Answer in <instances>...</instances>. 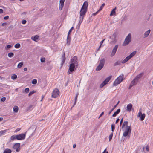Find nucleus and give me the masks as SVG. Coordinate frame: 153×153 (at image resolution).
<instances>
[{
  "instance_id": "nucleus-1",
  "label": "nucleus",
  "mask_w": 153,
  "mask_h": 153,
  "mask_svg": "<svg viewBox=\"0 0 153 153\" xmlns=\"http://www.w3.org/2000/svg\"><path fill=\"white\" fill-rule=\"evenodd\" d=\"M88 6V3L87 1H85L81 8L80 12V17L79 23H81L83 21L84 15L85 14L87 10Z\"/></svg>"
},
{
  "instance_id": "nucleus-2",
  "label": "nucleus",
  "mask_w": 153,
  "mask_h": 153,
  "mask_svg": "<svg viewBox=\"0 0 153 153\" xmlns=\"http://www.w3.org/2000/svg\"><path fill=\"white\" fill-rule=\"evenodd\" d=\"M128 122L124 121L122 126V128L124 131L123 133V136L124 137H126L128 135L129 133H130L131 131V128L130 126L128 125Z\"/></svg>"
},
{
  "instance_id": "nucleus-3",
  "label": "nucleus",
  "mask_w": 153,
  "mask_h": 153,
  "mask_svg": "<svg viewBox=\"0 0 153 153\" xmlns=\"http://www.w3.org/2000/svg\"><path fill=\"white\" fill-rule=\"evenodd\" d=\"M143 75V73H140L136 76L135 78L131 82L130 86L135 85L138 82L139 80L142 77Z\"/></svg>"
},
{
  "instance_id": "nucleus-4",
  "label": "nucleus",
  "mask_w": 153,
  "mask_h": 153,
  "mask_svg": "<svg viewBox=\"0 0 153 153\" xmlns=\"http://www.w3.org/2000/svg\"><path fill=\"white\" fill-rule=\"evenodd\" d=\"M124 79V75L123 74L120 75L114 82V85L116 86L120 83Z\"/></svg>"
},
{
  "instance_id": "nucleus-5",
  "label": "nucleus",
  "mask_w": 153,
  "mask_h": 153,
  "mask_svg": "<svg viewBox=\"0 0 153 153\" xmlns=\"http://www.w3.org/2000/svg\"><path fill=\"white\" fill-rule=\"evenodd\" d=\"M105 62V59L103 58L101 59L99 62V64L98 66L96 68V70L97 71H98L101 70L103 67Z\"/></svg>"
},
{
  "instance_id": "nucleus-6",
  "label": "nucleus",
  "mask_w": 153,
  "mask_h": 153,
  "mask_svg": "<svg viewBox=\"0 0 153 153\" xmlns=\"http://www.w3.org/2000/svg\"><path fill=\"white\" fill-rule=\"evenodd\" d=\"M131 40V33L128 34L125 38L124 41L122 44L123 46H125L128 45Z\"/></svg>"
},
{
  "instance_id": "nucleus-7",
  "label": "nucleus",
  "mask_w": 153,
  "mask_h": 153,
  "mask_svg": "<svg viewBox=\"0 0 153 153\" xmlns=\"http://www.w3.org/2000/svg\"><path fill=\"white\" fill-rule=\"evenodd\" d=\"M136 51H134L131 53L128 56L126 57L122 62V63L124 64L129 60L130 59L134 56L136 54Z\"/></svg>"
},
{
  "instance_id": "nucleus-8",
  "label": "nucleus",
  "mask_w": 153,
  "mask_h": 153,
  "mask_svg": "<svg viewBox=\"0 0 153 153\" xmlns=\"http://www.w3.org/2000/svg\"><path fill=\"white\" fill-rule=\"evenodd\" d=\"M59 90L57 88L55 89L53 91L51 97L53 98H56L59 96Z\"/></svg>"
},
{
  "instance_id": "nucleus-9",
  "label": "nucleus",
  "mask_w": 153,
  "mask_h": 153,
  "mask_svg": "<svg viewBox=\"0 0 153 153\" xmlns=\"http://www.w3.org/2000/svg\"><path fill=\"white\" fill-rule=\"evenodd\" d=\"M20 143H16L13 146V148L15 150L16 152H19L20 150Z\"/></svg>"
},
{
  "instance_id": "nucleus-10",
  "label": "nucleus",
  "mask_w": 153,
  "mask_h": 153,
  "mask_svg": "<svg viewBox=\"0 0 153 153\" xmlns=\"http://www.w3.org/2000/svg\"><path fill=\"white\" fill-rule=\"evenodd\" d=\"M17 140H22L25 139L26 137V133H22L17 135Z\"/></svg>"
},
{
  "instance_id": "nucleus-11",
  "label": "nucleus",
  "mask_w": 153,
  "mask_h": 153,
  "mask_svg": "<svg viewBox=\"0 0 153 153\" xmlns=\"http://www.w3.org/2000/svg\"><path fill=\"white\" fill-rule=\"evenodd\" d=\"M112 77L111 76H110L106 78V79L100 85V86H104L106 85L111 79Z\"/></svg>"
},
{
  "instance_id": "nucleus-12",
  "label": "nucleus",
  "mask_w": 153,
  "mask_h": 153,
  "mask_svg": "<svg viewBox=\"0 0 153 153\" xmlns=\"http://www.w3.org/2000/svg\"><path fill=\"white\" fill-rule=\"evenodd\" d=\"M146 116L145 114H142L140 110L139 111V112L137 114V117H139L141 121H143Z\"/></svg>"
},
{
  "instance_id": "nucleus-13",
  "label": "nucleus",
  "mask_w": 153,
  "mask_h": 153,
  "mask_svg": "<svg viewBox=\"0 0 153 153\" xmlns=\"http://www.w3.org/2000/svg\"><path fill=\"white\" fill-rule=\"evenodd\" d=\"M71 63H73V64L75 65L76 67L78 66V64L77 58L76 56H74L73 58L71 59Z\"/></svg>"
},
{
  "instance_id": "nucleus-14",
  "label": "nucleus",
  "mask_w": 153,
  "mask_h": 153,
  "mask_svg": "<svg viewBox=\"0 0 153 153\" xmlns=\"http://www.w3.org/2000/svg\"><path fill=\"white\" fill-rule=\"evenodd\" d=\"M118 45H116L114 48L110 55L111 57H112L115 55L117 51V50L118 47Z\"/></svg>"
},
{
  "instance_id": "nucleus-15",
  "label": "nucleus",
  "mask_w": 153,
  "mask_h": 153,
  "mask_svg": "<svg viewBox=\"0 0 153 153\" xmlns=\"http://www.w3.org/2000/svg\"><path fill=\"white\" fill-rule=\"evenodd\" d=\"M76 65L73 63H71L69 66V70L68 73L69 74H70L71 72H73L74 69Z\"/></svg>"
},
{
  "instance_id": "nucleus-16",
  "label": "nucleus",
  "mask_w": 153,
  "mask_h": 153,
  "mask_svg": "<svg viewBox=\"0 0 153 153\" xmlns=\"http://www.w3.org/2000/svg\"><path fill=\"white\" fill-rule=\"evenodd\" d=\"M65 0H60L59 3V10H62L64 5Z\"/></svg>"
},
{
  "instance_id": "nucleus-17",
  "label": "nucleus",
  "mask_w": 153,
  "mask_h": 153,
  "mask_svg": "<svg viewBox=\"0 0 153 153\" xmlns=\"http://www.w3.org/2000/svg\"><path fill=\"white\" fill-rule=\"evenodd\" d=\"M132 107V105L130 103L128 104L126 107L127 110L128 112H130Z\"/></svg>"
},
{
  "instance_id": "nucleus-18",
  "label": "nucleus",
  "mask_w": 153,
  "mask_h": 153,
  "mask_svg": "<svg viewBox=\"0 0 153 153\" xmlns=\"http://www.w3.org/2000/svg\"><path fill=\"white\" fill-rule=\"evenodd\" d=\"M116 33H114L113 34L112 37H110L111 38H112V42H115L116 41Z\"/></svg>"
},
{
  "instance_id": "nucleus-19",
  "label": "nucleus",
  "mask_w": 153,
  "mask_h": 153,
  "mask_svg": "<svg viewBox=\"0 0 153 153\" xmlns=\"http://www.w3.org/2000/svg\"><path fill=\"white\" fill-rule=\"evenodd\" d=\"M150 31L151 30L150 29L146 31L144 34V38L147 37L150 34Z\"/></svg>"
},
{
  "instance_id": "nucleus-20",
  "label": "nucleus",
  "mask_w": 153,
  "mask_h": 153,
  "mask_svg": "<svg viewBox=\"0 0 153 153\" xmlns=\"http://www.w3.org/2000/svg\"><path fill=\"white\" fill-rule=\"evenodd\" d=\"M61 59H62V66L64 64L65 62V60L66 59V58L65 57V52L63 53V55L62 56Z\"/></svg>"
},
{
  "instance_id": "nucleus-21",
  "label": "nucleus",
  "mask_w": 153,
  "mask_h": 153,
  "mask_svg": "<svg viewBox=\"0 0 153 153\" xmlns=\"http://www.w3.org/2000/svg\"><path fill=\"white\" fill-rule=\"evenodd\" d=\"M39 38V36L37 35H36L34 36H32L31 37V39L34 41L37 42V40Z\"/></svg>"
},
{
  "instance_id": "nucleus-22",
  "label": "nucleus",
  "mask_w": 153,
  "mask_h": 153,
  "mask_svg": "<svg viewBox=\"0 0 153 153\" xmlns=\"http://www.w3.org/2000/svg\"><path fill=\"white\" fill-rule=\"evenodd\" d=\"M120 111V109H118L116 112H115L112 115V116L113 117H115L118 114Z\"/></svg>"
},
{
  "instance_id": "nucleus-23",
  "label": "nucleus",
  "mask_w": 153,
  "mask_h": 153,
  "mask_svg": "<svg viewBox=\"0 0 153 153\" xmlns=\"http://www.w3.org/2000/svg\"><path fill=\"white\" fill-rule=\"evenodd\" d=\"M12 151L10 149L7 148L4 151L3 153H11Z\"/></svg>"
},
{
  "instance_id": "nucleus-24",
  "label": "nucleus",
  "mask_w": 153,
  "mask_h": 153,
  "mask_svg": "<svg viewBox=\"0 0 153 153\" xmlns=\"http://www.w3.org/2000/svg\"><path fill=\"white\" fill-rule=\"evenodd\" d=\"M10 139L12 140H17V136L16 135H12L10 138Z\"/></svg>"
},
{
  "instance_id": "nucleus-25",
  "label": "nucleus",
  "mask_w": 153,
  "mask_h": 153,
  "mask_svg": "<svg viewBox=\"0 0 153 153\" xmlns=\"http://www.w3.org/2000/svg\"><path fill=\"white\" fill-rule=\"evenodd\" d=\"M116 9V7H115L111 11V13L110 14V16H112L114 15H115V10Z\"/></svg>"
},
{
  "instance_id": "nucleus-26",
  "label": "nucleus",
  "mask_w": 153,
  "mask_h": 153,
  "mask_svg": "<svg viewBox=\"0 0 153 153\" xmlns=\"http://www.w3.org/2000/svg\"><path fill=\"white\" fill-rule=\"evenodd\" d=\"M13 111L16 112L17 113L18 112L19 110L18 107L17 106H15L13 108Z\"/></svg>"
},
{
  "instance_id": "nucleus-27",
  "label": "nucleus",
  "mask_w": 153,
  "mask_h": 153,
  "mask_svg": "<svg viewBox=\"0 0 153 153\" xmlns=\"http://www.w3.org/2000/svg\"><path fill=\"white\" fill-rule=\"evenodd\" d=\"M70 37L68 35L67 41V44L68 45H69L70 44Z\"/></svg>"
},
{
  "instance_id": "nucleus-28",
  "label": "nucleus",
  "mask_w": 153,
  "mask_h": 153,
  "mask_svg": "<svg viewBox=\"0 0 153 153\" xmlns=\"http://www.w3.org/2000/svg\"><path fill=\"white\" fill-rule=\"evenodd\" d=\"M23 62H22L19 63L17 65V68H21L23 65Z\"/></svg>"
},
{
  "instance_id": "nucleus-29",
  "label": "nucleus",
  "mask_w": 153,
  "mask_h": 153,
  "mask_svg": "<svg viewBox=\"0 0 153 153\" xmlns=\"http://www.w3.org/2000/svg\"><path fill=\"white\" fill-rule=\"evenodd\" d=\"M14 56V53L12 52H10L8 54V56L10 58L13 57Z\"/></svg>"
},
{
  "instance_id": "nucleus-30",
  "label": "nucleus",
  "mask_w": 153,
  "mask_h": 153,
  "mask_svg": "<svg viewBox=\"0 0 153 153\" xmlns=\"http://www.w3.org/2000/svg\"><path fill=\"white\" fill-rule=\"evenodd\" d=\"M120 61H117L114 63V66H116L118 65H120Z\"/></svg>"
},
{
  "instance_id": "nucleus-31",
  "label": "nucleus",
  "mask_w": 153,
  "mask_h": 153,
  "mask_svg": "<svg viewBox=\"0 0 153 153\" xmlns=\"http://www.w3.org/2000/svg\"><path fill=\"white\" fill-rule=\"evenodd\" d=\"M7 130L6 129L4 130L1 131H0V134L1 135H3L4 134L7 132Z\"/></svg>"
},
{
  "instance_id": "nucleus-32",
  "label": "nucleus",
  "mask_w": 153,
  "mask_h": 153,
  "mask_svg": "<svg viewBox=\"0 0 153 153\" xmlns=\"http://www.w3.org/2000/svg\"><path fill=\"white\" fill-rule=\"evenodd\" d=\"M17 78V76L16 74H13L11 77V78L12 79L14 80L16 79Z\"/></svg>"
},
{
  "instance_id": "nucleus-33",
  "label": "nucleus",
  "mask_w": 153,
  "mask_h": 153,
  "mask_svg": "<svg viewBox=\"0 0 153 153\" xmlns=\"http://www.w3.org/2000/svg\"><path fill=\"white\" fill-rule=\"evenodd\" d=\"M11 47L12 46L11 45H8L5 47V49L6 50H7L10 49Z\"/></svg>"
},
{
  "instance_id": "nucleus-34",
  "label": "nucleus",
  "mask_w": 153,
  "mask_h": 153,
  "mask_svg": "<svg viewBox=\"0 0 153 153\" xmlns=\"http://www.w3.org/2000/svg\"><path fill=\"white\" fill-rule=\"evenodd\" d=\"M119 103V101L117 102V103L114 106V107L110 111L109 113V114H110L111 112L114 110V109L116 107V106Z\"/></svg>"
},
{
  "instance_id": "nucleus-35",
  "label": "nucleus",
  "mask_w": 153,
  "mask_h": 153,
  "mask_svg": "<svg viewBox=\"0 0 153 153\" xmlns=\"http://www.w3.org/2000/svg\"><path fill=\"white\" fill-rule=\"evenodd\" d=\"M20 46V45L19 43H18L16 44L15 45V47L16 48H19Z\"/></svg>"
},
{
  "instance_id": "nucleus-36",
  "label": "nucleus",
  "mask_w": 153,
  "mask_h": 153,
  "mask_svg": "<svg viewBox=\"0 0 153 153\" xmlns=\"http://www.w3.org/2000/svg\"><path fill=\"white\" fill-rule=\"evenodd\" d=\"M111 131L113 132L115 128V126L114 124H112L111 126Z\"/></svg>"
},
{
  "instance_id": "nucleus-37",
  "label": "nucleus",
  "mask_w": 153,
  "mask_h": 153,
  "mask_svg": "<svg viewBox=\"0 0 153 153\" xmlns=\"http://www.w3.org/2000/svg\"><path fill=\"white\" fill-rule=\"evenodd\" d=\"M113 136V133L112 132L109 136V141H110L111 140Z\"/></svg>"
},
{
  "instance_id": "nucleus-38",
  "label": "nucleus",
  "mask_w": 153,
  "mask_h": 153,
  "mask_svg": "<svg viewBox=\"0 0 153 153\" xmlns=\"http://www.w3.org/2000/svg\"><path fill=\"white\" fill-rule=\"evenodd\" d=\"M104 6H105V4L104 3L103 4H102V5H101V6L100 7L99 10H98V11H100L101 10H102Z\"/></svg>"
},
{
  "instance_id": "nucleus-39",
  "label": "nucleus",
  "mask_w": 153,
  "mask_h": 153,
  "mask_svg": "<svg viewBox=\"0 0 153 153\" xmlns=\"http://www.w3.org/2000/svg\"><path fill=\"white\" fill-rule=\"evenodd\" d=\"M37 82V80L36 79H33L32 82V83L33 84H35Z\"/></svg>"
},
{
  "instance_id": "nucleus-40",
  "label": "nucleus",
  "mask_w": 153,
  "mask_h": 153,
  "mask_svg": "<svg viewBox=\"0 0 153 153\" xmlns=\"http://www.w3.org/2000/svg\"><path fill=\"white\" fill-rule=\"evenodd\" d=\"M36 92L35 91H30L29 94L28 95L29 96H31L32 94L35 93Z\"/></svg>"
},
{
  "instance_id": "nucleus-41",
  "label": "nucleus",
  "mask_w": 153,
  "mask_h": 153,
  "mask_svg": "<svg viewBox=\"0 0 153 153\" xmlns=\"http://www.w3.org/2000/svg\"><path fill=\"white\" fill-rule=\"evenodd\" d=\"M79 94V93H77V94H76V97H75V103H76V102L77 101V98Z\"/></svg>"
},
{
  "instance_id": "nucleus-42",
  "label": "nucleus",
  "mask_w": 153,
  "mask_h": 153,
  "mask_svg": "<svg viewBox=\"0 0 153 153\" xmlns=\"http://www.w3.org/2000/svg\"><path fill=\"white\" fill-rule=\"evenodd\" d=\"M74 28V27H72L71 28V29H70V30H69V32H68V36L69 35V34H70V33H71V31H72V30Z\"/></svg>"
},
{
  "instance_id": "nucleus-43",
  "label": "nucleus",
  "mask_w": 153,
  "mask_h": 153,
  "mask_svg": "<svg viewBox=\"0 0 153 153\" xmlns=\"http://www.w3.org/2000/svg\"><path fill=\"white\" fill-rule=\"evenodd\" d=\"M146 149L147 152H149V147L148 145H146L145 147Z\"/></svg>"
},
{
  "instance_id": "nucleus-44",
  "label": "nucleus",
  "mask_w": 153,
  "mask_h": 153,
  "mask_svg": "<svg viewBox=\"0 0 153 153\" xmlns=\"http://www.w3.org/2000/svg\"><path fill=\"white\" fill-rule=\"evenodd\" d=\"M45 59L44 58H41V60H40L42 62H45Z\"/></svg>"
},
{
  "instance_id": "nucleus-45",
  "label": "nucleus",
  "mask_w": 153,
  "mask_h": 153,
  "mask_svg": "<svg viewBox=\"0 0 153 153\" xmlns=\"http://www.w3.org/2000/svg\"><path fill=\"white\" fill-rule=\"evenodd\" d=\"M25 91L26 92L28 93L29 92V89L28 88H27L25 89Z\"/></svg>"
},
{
  "instance_id": "nucleus-46",
  "label": "nucleus",
  "mask_w": 153,
  "mask_h": 153,
  "mask_svg": "<svg viewBox=\"0 0 153 153\" xmlns=\"http://www.w3.org/2000/svg\"><path fill=\"white\" fill-rule=\"evenodd\" d=\"M26 22H27V21H26V20H22V24H26Z\"/></svg>"
},
{
  "instance_id": "nucleus-47",
  "label": "nucleus",
  "mask_w": 153,
  "mask_h": 153,
  "mask_svg": "<svg viewBox=\"0 0 153 153\" xmlns=\"http://www.w3.org/2000/svg\"><path fill=\"white\" fill-rule=\"evenodd\" d=\"M6 100V98L5 97H3L1 98V100L2 102H4Z\"/></svg>"
},
{
  "instance_id": "nucleus-48",
  "label": "nucleus",
  "mask_w": 153,
  "mask_h": 153,
  "mask_svg": "<svg viewBox=\"0 0 153 153\" xmlns=\"http://www.w3.org/2000/svg\"><path fill=\"white\" fill-rule=\"evenodd\" d=\"M33 106L32 105H30L28 107V109H30L33 108Z\"/></svg>"
},
{
  "instance_id": "nucleus-49",
  "label": "nucleus",
  "mask_w": 153,
  "mask_h": 153,
  "mask_svg": "<svg viewBox=\"0 0 153 153\" xmlns=\"http://www.w3.org/2000/svg\"><path fill=\"white\" fill-rule=\"evenodd\" d=\"M9 18V16H7L4 17V19L5 20H7Z\"/></svg>"
},
{
  "instance_id": "nucleus-50",
  "label": "nucleus",
  "mask_w": 153,
  "mask_h": 153,
  "mask_svg": "<svg viewBox=\"0 0 153 153\" xmlns=\"http://www.w3.org/2000/svg\"><path fill=\"white\" fill-rule=\"evenodd\" d=\"M123 118L121 120H120V126H121V125H122V123H123Z\"/></svg>"
},
{
  "instance_id": "nucleus-51",
  "label": "nucleus",
  "mask_w": 153,
  "mask_h": 153,
  "mask_svg": "<svg viewBox=\"0 0 153 153\" xmlns=\"http://www.w3.org/2000/svg\"><path fill=\"white\" fill-rule=\"evenodd\" d=\"M7 25V23H3L2 24V26H6Z\"/></svg>"
},
{
  "instance_id": "nucleus-52",
  "label": "nucleus",
  "mask_w": 153,
  "mask_h": 153,
  "mask_svg": "<svg viewBox=\"0 0 153 153\" xmlns=\"http://www.w3.org/2000/svg\"><path fill=\"white\" fill-rule=\"evenodd\" d=\"M104 112H102L100 115L99 117V118L100 117H101L102 115H103L104 114Z\"/></svg>"
},
{
  "instance_id": "nucleus-53",
  "label": "nucleus",
  "mask_w": 153,
  "mask_h": 153,
  "mask_svg": "<svg viewBox=\"0 0 153 153\" xmlns=\"http://www.w3.org/2000/svg\"><path fill=\"white\" fill-rule=\"evenodd\" d=\"M13 28V26L12 25H11L8 27V29H9L11 30L12 28Z\"/></svg>"
},
{
  "instance_id": "nucleus-54",
  "label": "nucleus",
  "mask_w": 153,
  "mask_h": 153,
  "mask_svg": "<svg viewBox=\"0 0 153 153\" xmlns=\"http://www.w3.org/2000/svg\"><path fill=\"white\" fill-rule=\"evenodd\" d=\"M99 12V11H98V10L97 12H96L95 13H94L92 15H93V16H95V15H96V14H97Z\"/></svg>"
},
{
  "instance_id": "nucleus-55",
  "label": "nucleus",
  "mask_w": 153,
  "mask_h": 153,
  "mask_svg": "<svg viewBox=\"0 0 153 153\" xmlns=\"http://www.w3.org/2000/svg\"><path fill=\"white\" fill-rule=\"evenodd\" d=\"M20 128H17V129H16V130L15 131V132H18V131H19L20 130Z\"/></svg>"
},
{
  "instance_id": "nucleus-56",
  "label": "nucleus",
  "mask_w": 153,
  "mask_h": 153,
  "mask_svg": "<svg viewBox=\"0 0 153 153\" xmlns=\"http://www.w3.org/2000/svg\"><path fill=\"white\" fill-rule=\"evenodd\" d=\"M105 39H103L100 42V45L101 46Z\"/></svg>"
},
{
  "instance_id": "nucleus-57",
  "label": "nucleus",
  "mask_w": 153,
  "mask_h": 153,
  "mask_svg": "<svg viewBox=\"0 0 153 153\" xmlns=\"http://www.w3.org/2000/svg\"><path fill=\"white\" fill-rule=\"evenodd\" d=\"M119 120H120L119 119L117 118L116 121V122H115L116 123H117L119 121Z\"/></svg>"
},
{
  "instance_id": "nucleus-58",
  "label": "nucleus",
  "mask_w": 153,
  "mask_h": 153,
  "mask_svg": "<svg viewBox=\"0 0 153 153\" xmlns=\"http://www.w3.org/2000/svg\"><path fill=\"white\" fill-rule=\"evenodd\" d=\"M44 96H44L43 95H42V99L41 100V101H42L43 99V98L44 97Z\"/></svg>"
},
{
  "instance_id": "nucleus-59",
  "label": "nucleus",
  "mask_w": 153,
  "mask_h": 153,
  "mask_svg": "<svg viewBox=\"0 0 153 153\" xmlns=\"http://www.w3.org/2000/svg\"><path fill=\"white\" fill-rule=\"evenodd\" d=\"M3 11L2 9H0V13H3Z\"/></svg>"
},
{
  "instance_id": "nucleus-60",
  "label": "nucleus",
  "mask_w": 153,
  "mask_h": 153,
  "mask_svg": "<svg viewBox=\"0 0 153 153\" xmlns=\"http://www.w3.org/2000/svg\"><path fill=\"white\" fill-rule=\"evenodd\" d=\"M24 70L25 71H26L27 70V68H24Z\"/></svg>"
},
{
  "instance_id": "nucleus-61",
  "label": "nucleus",
  "mask_w": 153,
  "mask_h": 153,
  "mask_svg": "<svg viewBox=\"0 0 153 153\" xmlns=\"http://www.w3.org/2000/svg\"><path fill=\"white\" fill-rule=\"evenodd\" d=\"M76 144H74L73 145V148H75L76 147Z\"/></svg>"
},
{
  "instance_id": "nucleus-62",
  "label": "nucleus",
  "mask_w": 153,
  "mask_h": 153,
  "mask_svg": "<svg viewBox=\"0 0 153 153\" xmlns=\"http://www.w3.org/2000/svg\"><path fill=\"white\" fill-rule=\"evenodd\" d=\"M106 149H105L104 150V151L102 153H106Z\"/></svg>"
},
{
  "instance_id": "nucleus-63",
  "label": "nucleus",
  "mask_w": 153,
  "mask_h": 153,
  "mask_svg": "<svg viewBox=\"0 0 153 153\" xmlns=\"http://www.w3.org/2000/svg\"><path fill=\"white\" fill-rule=\"evenodd\" d=\"M101 45H100V46L98 48V49H97V50H98H98H100V48H101Z\"/></svg>"
},
{
  "instance_id": "nucleus-64",
  "label": "nucleus",
  "mask_w": 153,
  "mask_h": 153,
  "mask_svg": "<svg viewBox=\"0 0 153 153\" xmlns=\"http://www.w3.org/2000/svg\"><path fill=\"white\" fill-rule=\"evenodd\" d=\"M3 119L2 117H0V121H2Z\"/></svg>"
}]
</instances>
